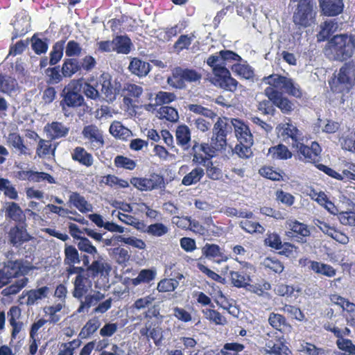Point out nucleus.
Instances as JSON below:
<instances>
[{"label":"nucleus","mask_w":355,"mask_h":355,"mask_svg":"<svg viewBox=\"0 0 355 355\" xmlns=\"http://www.w3.org/2000/svg\"><path fill=\"white\" fill-rule=\"evenodd\" d=\"M101 321L98 317L94 316L85 324L80 329L79 337L81 339H87L90 338L99 329Z\"/></svg>","instance_id":"42"},{"label":"nucleus","mask_w":355,"mask_h":355,"mask_svg":"<svg viewBox=\"0 0 355 355\" xmlns=\"http://www.w3.org/2000/svg\"><path fill=\"white\" fill-rule=\"evenodd\" d=\"M254 141L250 142L238 141L234 147V152L241 158H249L252 155V146Z\"/></svg>","instance_id":"58"},{"label":"nucleus","mask_w":355,"mask_h":355,"mask_svg":"<svg viewBox=\"0 0 355 355\" xmlns=\"http://www.w3.org/2000/svg\"><path fill=\"white\" fill-rule=\"evenodd\" d=\"M205 173L202 168L196 167L191 172L184 176L182 184L185 186H190L200 181Z\"/></svg>","instance_id":"48"},{"label":"nucleus","mask_w":355,"mask_h":355,"mask_svg":"<svg viewBox=\"0 0 355 355\" xmlns=\"http://www.w3.org/2000/svg\"><path fill=\"white\" fill-rule=\"evenodd\" d=\"M216 70L214 77V84L228 92L236 91L239 82L231 76L229 69L226 67H218Z\"/></svg>","instance_id":"15"},{"label":"nucleus","mask_w":355,"mask_h":355,"mask_svg":"<svg viewBox=\"0 0 355 355\" xmlns=\"http://www.w3.org/2000/svg\"><path fill=\"white\" fill-rule=\"evenodd\" d=\"M94 76H89L83 84V93L87 98L92 100H99V91L93 87Z\"/></svg>","instance_id":"56"},{"label":"nucleus","mask_w":355,"mask_h":355,"mask_svg":"<svg viewBox=\"0 0 355 355\" xmlns=\"http://www.w3.org/2000/svg\"><path fill=\"white\" fill-rule=\"evenodd\" d=\"M266 338V348L268 354L270 355H288L287 352L291 353L288 347L285 345L283 337L276 336V333L270 332L267 334Z\"/></svg>","instance_id":"19"},{"label":"nucleus","mask_w":355,"mask_h":355,"mask_svg":"<svg viewBox=\"0 0 355 355\" xmlns=\"http://www.w3.org/2000/svg\"><path fill=\"white\" fill-rule=\"evenodd\" d=\"M82 134L84 138L89 141L92 149L98 150L103 146V132L96 125L93 124L85 125Z\"/></svg>","instance_id":"21"},{"label":"nucleus","mask_w":355,"mask_h":355,"mask_svg":"<svg viewBox=\"0 0 355 355\" xmlns=\"http://www.w3.org/2000/svg\"><path fill=\"white\" fill-rule=\"evenodd\" d=\"M194 38H196L195 33L181 35L173 44L174 49L178 53L184 49H189Z\"/></svg>","instance_id":"53"},{"label":"nucleus","mask_w":355,"mask_h":355,"mask_svg":"<svg viewBox=\"0 0 355 355\" xmlns=\"http://www.w3.org/2000/svg\"><path fill=\"white\" fill-rule=\"evenodd\" d=\"M44 131L51 140H55L65 137L69 133V128L61 122L53 121L45 125Z\"/></svg>","instance_id":"27"},{"label":"nucleus","mask_w":355,"mask_h":355,"mask_svg":"<svg viewBox=\"0 0 355 355\" xmlns=\"http://www.w3.org/2000/svg\"><path fill=\"white\" fill-rule=\"evenodd\" d=\"M52 140L39 138L36 148V155L40 158H46L49 155H55L56 146L53 145Z\"/></svg>","instance_id":"38"},{"label":"nucleus","mask_w":355,"mask_h":355,"mask_svg":"<svg viewBox=\"0 0 355 355\" xmlns=\"http://www.w3.org/2000/svg\"><path fill=\"white\" fill-rule=\"evenodd\" d=\"M93 87L98 89L99 94L104 95L103 97L107 101H112L115 99V93L111 82V80L107 73H102L98 78L94 76V81L92 83Z\"/></svg>","instance_id":"18"},{"label":"nucleus","mask_w":355,"mask_h":355,"mask_svg":"<svg viewBox=\"0 0 355 355\" xmlns=\"http://www.w3.org/2000/svg\"><path fill=\"white\" fill-rule=\"evenodd\" d=\"M124 91L126 92V96L124 97L125 103H131V98H138L140 97L143 92V88L135 84L128 83L125 87Z\"/></svg>","instance_id":"57"},{"label":"nucleus","mask_w":355,"mask_h":355,"mask_svg":"<svg viewBox=\"0 0 355 355\" xmlns=\"http://www.w3.org/2000/svg\"><path fill=\"white\" fill-rule=\"evenodd\" d=\"M7 314L9 323L12 327L11 338L15 339L23 327V322L17 321L21 316V309L17 306H12L10 308Z\"/></svg>","instance_id":"28"},{"label":"nucleus","mask_w":355,"mask_h":355,"mask_svg":"<svg viewBox=\"0 0 355 355\" xmlns=\"http://www.w3.org/2000/svg\"><path fill=\"white\" fill-rule=\"evenodd\" d=\"M73 284L72 295L73 297L81 300L87 295L92 287V282L89 277L85 275H76Z\"/></svg>","instance_id":"24"},{"label":"nucleus","mask_w":355,"mask_h":355,"mask_svg":"<svg viewBox=\"0 0 355 355\" xmlns=\"http://www.w3.org/2000/svg\"><path fill=\"white\" fill-rule=\"evenodd\" d=\"M230 128L226 121L218 117L212 129L210 144L217 151L225 150L227 145L228 128Z\"/></svg>","instance_id":"10"},{"label":"nucleus","mask_w":355,"mask_h":355,"mask_svg":"<svg viewBox=\"0 0 355 355\" xmlns=\"http://www.w3.org/2000/svg\"><path fill=\"white\" fill-rule=\"evenodd\" d=\"M33 268L24 259L8 260L3 263V267L0 268L1 275L6 285L11 279L23 277L17 279L13 284L3 289L1 293L3 296H10L17 294L28 283V279L26 277Z\"/></svg>","instance_id":"1"},{"label":"nucleus","mask_w":355,"mask_h":355,"mask_svg":"<svg viewBox=\"0 0 355 355\" xmlns=\"http://www.w3.org/2000/svg\"><path fill=\"white\" fill-rule=\"evenodd\" d=\"M7 144L15 149L19 155H29V148L25 145L23 137L18 132H10L7 137Z\"/></svg>","instance_id":"34"},{"label":"nucleus","mask_w":355,"mask_h":355,"mask_svg":"<svg viewBox=\"0 0 355 355\" xmlns=\"http://www.w3.org/2000/svg\"><path fill=\"white\" fill-rule=\"evenodd\" d=\"M313 0H300L293 16L294 24L302 28L311 26L315 22L316 12Z\"/></svg>","instance_id":"7"},{"label":"nucleus","mask_w":355,"mask_h":355,"mask_svg":"<svg viewBox=\"0 0 355 355\" xmlns=\"http://www.w3.org/2000/svg\"><path fill=\"white\" fill-rule=\"evenodd\" d=\"M310 197L312 200L317 202L320 205L324 207L329 211H330L331 207L334 206L323 191L317 192L313 189L310 193Z\"/></svg>","instance_id":"61"},{"label":"nucleus","mask_w":355,"mask_h":355,"mask_svg":"<svg viewBox=\"0 0 355 355\" xmlns=\"http://www.w3.org/2000/svg\"><path fill=\"white\" fill-rule=\"evenodd\" d=\"M293 148L295 149L296 156L299 160L313 164L318 170L332 178L337 180H343L341 174L328 166L319 163L321 159L322 148L317 141H312L310 146L300 141Z\"/></svg>","instance_id":"4"},{"label":"nucleus","mask_w":355,"mask_h":355,"mask_svg":"<svg viewBox=\"0 0 355 355\" xmlns=\"http://www.w3.org/2000/svg\"><path fill=\"white\" fill-rule=\"evenodd\" d=\"M289 79V78L284 76H282L278 73H272L270 76L263 77L262 81L266 84L269 85L270 87H272L276 90L280 89L284 91Z\"/></svg>","instance_id":"40"},{"label":"nucleus","mask_w":355,"mask_h":355,"mask_svg":"<svg viewBox=\"0 0 355 355\" xmlns=\"http://www.w3.org/2000/svg\"><path fill=\"white\" fill-rule=\"evenodd\" d=\"M292 156V152L283 144L270 147L267 153V157L272 160H286L291 159Z\"/></svg>","instance_id":"33"},{"label":"nucleus","mask_w":355,"mask_h":355,"mask_svg":"<svg viewBox=\"0 0 355 355\" xmlns=\"http://www.w3.org/2000/svg\"><path fill=\"white\" fill-rule=\"evenodd\" d=\"M286 227L288 230L285 235L291 240L298 243L306 242V237L310 236V230L308 226L294 219L288 220L286 222Z\"/></svg>","instance_id":"14"},{"label":"nucleus","mask_w":355,"mask_h":355,"mask_svg":"<svg viewBox=\"0 0 355 355\" xmlns=\"http://www.w3.org/2000/svg\"><path fill=\"white\" fill-rule=\"evenodd\" d=\"M114 51L121 54H128L133 47L130 38L127 35H117L113 39Z\"/></svg>","instance_id":"37"},{"label":"nucleus","mask_w":355,"mask_h":355,"mask_svg":"<svg viewBox=\"0 0 355 355\" xmlns=\"http://www.w3.org/2000/svg\"><path fill=\"white\" fill-rule=\"evenodd\" d=\"M322 13L327 17H336L341 14L344 9L343 0H319Z\"/></svg>","instance_id":"23"},{"label":"nucleus","mask_w":355,"mask_h":355,"mask_svg":"<svg viewBox=\"0 0 355 355\" xmlns=\"http://www.w3.org/2000/svg\"><path fill=\"white\" fill-rule=\"evenodd\" d=\"M102 182L107 186L114 189H126L130 187L128 181L119 178L114 175H107L103 178Z\"/></svg>","instance_id":"47"},{"label":"nucleus","mask_w":355,"mask_h":355,"mask_svg":"<svg viewBox=\"0 0 355 355\" xmlns=\"http://www.w3.org/2000/svg\"><path fill=\"white\" fill-rule=\"evenodd\" d=\"M0 191H3L4 196L10 200L18 198L17 191L8 179L0 178Z\"/></svg>","instance_id":"54"},{"label":"nucleus","mask_w":355,"mask_h":355,"mask_svg":"<svg viewBox=\"0 0 355 355\" xmlns=\"http://www.w3.org/2000/svg\"><path fill=\"white\" fill-rule=\"evenodd\" d=\"M202 312L206 319L215 323L216 324H225L227 322L225 318L218 311H216L213 309H203Z\"/></svg>","instance_id":"62"},{"label":"nucleus","mask_w":355,"mask_h":355,"mask_svg":"<svg viewBox=\"0 0 355 355\" xmlns=\"http://www.w3.org/2000/svg\"><path fill=\"white\" fill-rule=\"evenodd\" d=\"M331 92L341 97V102L345 101V96L350 92L355 85V62L348 61L335 71L328 80Z\"/></svg>","instance_id":"3"},{"label":"nucleus","mask_w":355,"mask_h":355,"mask_svg":"<svg viewBox=\"0 0 355 355\" xmlns=\"http://www.w3.org/2000/svg\"><path fill=\"white\" fill-rule=\"evenodd\" d=\"M10 244L19 247L31 239V236L27 232L25 225H15L11 227L8 234Z\"/></svg>","instance_id":"22"},{"label":"nucleus","mask_w":355,"mask_h":355,"mask_svg":"<svg viewBox=\"0 0 355 355\" xmlns=\"http://www.w3.org/2000/svg\"><path fill=\"white\" fill-rule=\"evenodd\" d=\"M72 160L82 166L90 167L94 164V158L83 147L77 146L71 153Z\"/></svg>","instance_id":"31"},{"label":"nucleus","mask_w":355,"mask_h":355,"mask_svg":"<svg viewBox=\"0 0 355 355\" xmlns=\"http://www.w3.org/2000/svg\"><path fill=\"white\" fill-rule=\"evenodd\" d=\"M6 216L15 222H22L25 220V216L19 205L14 202L8 203L6 210Z\"/></svg>","instance_id":"46"},{"label":"nucleus","mask_w":355,"mask_h":355,"mask_svg":"<svg viewBox=\"0 0 355 355\" xmlns=\"http://www.w3.org/2000/svg\"><path fill=\"white\" fill-rule=\"evenodd\" d=\"M177 144L184 150H187L191 141L190 128L186 124L177 126L175 132Z\"/></svg>","instance_id":"32"},{"label":"nucleus","mask_w":355,"mask_h":355,"mask_svg":"<svg viewBox=\"0 0 355 355\" xmlns=\"http://www.w3.org/2000/svg\"><path fill=\"white\" fill-rule=\"evenodd\" d=\"M97 62L92 55H86L80 61L77 58H65L61 66V72L64 78H70L81 70L85 72L92 71L96 66Z\"/></svg>","instance_id":"6"},{"label":"nucleus","mask_w":355,"mask_h":355,"mask_svg":"<svg viewBox=\"0 0 355 355\" xmlns=\"http://www.w3.org/2000/svg\"><path fill=\"white\" fill-rule=\"evenodd\" d=\"M14 177L21 181L27 180L33 182L46 181L49 184H55V178L48 173L34 171L32 170L18 171L15 172Z\"/></svg>","instance_id":"20"},{"label":"nucleus","mask_w":355,"mask_h":355,"mask_svg":"<svg viewBox=\"0 0 355 355\" xmlns=\"http://www.w3.org/2000/svg\"><path fill=\"white\" fill-rule=\"evenodd\" d=\"M202 254L205 258L212 259L218 263L225 262L228 259V257L222 252L221 248L217 244L207 243L202 248Z\"/></svg>","instance_id":"25"},{"label":"nucleus","mask_w":355,"mask_h":355,"mask_svg":"<svg viewBox=\"0 0 355 355\" xmlns=\"http://www.w3.org/2000/svg\"><path fill=\"white\" fill-rule=\"evenodd\" d=\"M276 133L277 137L284 142L287 143L289 139H291L293 148L302 141V133L290 122L278 124L276 127Z\"/></svg>","instance_id":"13"},{"label":"nucleus","mask_w":355,"mask_h":355,"mask_svg":"<svg viewBox=\"0 0 355 355\" xmlns=\"http://www.w3.org/2000/svg\"><path fill=\"white\" fill-rule=\"evenodd\" d=\"M49 293L50 288L47 286L26 291L24 295L26 297V304L32 306L39 301L46 298Z\"/></svg>","instance_id":"29"},{"label":"nucleus","mask_w":355,"mask_h":355,"mask_svg":"<svg viewBox=\"0 0 355 355\" xmlns=\"http://www.w3.org/2000/svg\"><path fill=\"white\" fill-rule=\"evenodd\" d=\"M268 321L272 329L283 334L291 331L292 328L291 325L288 322L286 317L279 313L274 312L270 313L269 314Z\"/></svg>","instance_id":"30"},{"label":"nucleus","mask_w":355,"mask_h":355,"mask_svg":"<svg viewBox=\"0 0 355 355\" xmlns=\"http://www.w3.org/2000/svg\"><path fill=\"white\" fill-rule=\"evenodd\" d=\"M156 276V272L151 269L141 270L137 277L132 279L134 286H137L142 283H149L153 281Z\"/></svg>","instance_id":"55"},{"label":"nucleus","mask_w":355,"mask_h":355,"mask_svg":"<svg viewBox=\"0 0 355 355\" xmlns=\"http://www.w3.org/2000/svg\"><path fill=\"white\" fill-rule=\"evenodd\" d=\"M60 96V106L64 115L68 117L70 114L71 109H76L80 107L84 103L83 96L76 90L75 87L69 85L64 86L62 89Z\"/></svg>","instance_id":"8"},{"label":"nucleus","mask_w":355,"mask_h":355,"mask_svg":"<svg viewBox=\"0 0 355 355\" xmlns=\"http://www.w3.org/2000/svg\"><path fill=\"white\" fill-rule=\"evenodd\" d=\"M232 124L234 127L236 137L238 141L250 142L254 141L253 135L247 124L239 119H233Z\"/></svg>","instance_id":"26"},{"label":"nucleus","mask_w":355,"mask_h":355,"mask_svg":"<svg viewBox=\"0 0 355 355\" xmlns=\"http://www.w3.org/2000/svg\"><path fill=\"white\" fill-rule=\"evenodd\" d=\"M78 248L80 252H83L92 255L94 258L98 254L96 248L92 245V242L86 237H81L77 244Z\"/></svg>","instance_id":"64"},{"label":"nucleus","mask_w":355,"mask_h":355,"mask_svg":"<svg viewBox=\"0 0 355 355\" xmlns=\"http://www.w3.org/2000/svg\"><path fill=\"white\" fill-rule=\"evenodd\" d=\"M129 69L132 73L142 77L146 76L150 70V64L139 58H134L130 61Z\"/></svg>","instance_id":"41"},{"label":"nucleus","mask_w":355,"mask_h":355,"mask_svg":"<svg viewBox=\"0 0 355 355\" xmlns=\"http://www.w3.org/2000/svg\"><path fill=\"white\" fill-rule=\"evenodd\" d=\"M254 268L251 263L245 262L238 270H230L228 277L232 285L238 288H244L252 282V272Z\"/></svg>","instance_id":"11"},{"label":"nucleus","mask_w":355,"mask_h":355,"mask_svg":"<svg viewBox=\"0 0 355 355\" xmlns=\"http://www.w3.org/2000/svg\"><path fill=\"white\" fill-rule=\"evenodd\" d=\"M311 270L327 277H333L336 274V270L333 266L317 261L311 263Z\"/></svg>","instance_id":"45"},{"label":"nucleus","mask_w":355,"mask_h":355,"mask_svg":"<svg viewBox=\"0 0 355 355\" xmlns=\"http://www.w3.org/2000/svg\"><path fill=\"white\" fill-rule=\"evenodd\" d=\"M169 231L168 227L162 223H155L148 225L147 234L153 237H162Z\"/></svg>","instance_id":"60"},{"label":"nucleus","mask_w":355,"mask_h":355,"mask_svg":"<svg viewBox=\"0 0 355 355\" xmlns=\"http://www.w3.org/2000/svg\"><path fill=\"white\" fill-rule=\"evenodd\" d=\"M32 50L37 55L44 54L47 52L49 45L47 39L44 40L38 37V33H35L31 38Z\"/></svg>","instance_id":"50"},{"label":"nucleus","mask_w":355,"mask_h":355,"mask_svg":"<svg viewBox=\"0 0 355 355\" xmlns=\"http://www.w3.org/2000/svg\"><path fill=\"white\" fill-rule=\"evenodd\" d=\"M130 182L141 191H153L164 187V177L155 173L150 174L148 178L132 177Z\"/></svg>","instance_id":"12"},{"label":"nucleus","mask_w":355,"mask_h":355,"mask_svg":"<svg viewBox=\"0 0 355 355\" xmlns=\"http://www.w3.org/2000/svg\"><path fill=\"white\" fill-rule=\"evenodd\" d=\"M159 118L170 122H176L179 119L178 110L171 106H162L158 110Z\"/></svg>","instance_id":"52"},{"label":"nucleus","mask_w":355,"mask_h":355,"mask_svg":"<svg viewBox=\"0 0 355 355\" xmlns=\"http://www.w3.org/2000/svg\"><path fill=\"white\" fill-rule=\"evenodd\" d=\"M355 51V39L347 34H338L331 37L324 46L323 52L327 58L333 61L344 62L352 57Z\"/></svg>","instance_id":"2"},{"label":"nucleus","mask_w":355,"mask_h":355,"mask_svg":"<svg viewBox=\"0 0 355 355\" xmlns=\"http://www.w3.org/2000/svg\"><path fill=\"white\" fill-rule=\"evenodd\" d=\"M64 265L71 263H80V258L78 250L71 245L65 244L64 245Z\"/></svg>","instance_id":"51"},{"label":"nucleus","mask_w":355,"mask_h":355,"mask_svg":"<svg viewBox=\"0 0 355 355\" xmlns=\"http://www.w3.org/2000/svg\"><path fill=\"white\" fill-rule=\"evenodd\" d=\"M114 163L116 168H125L130 171L134 170L137 166V163L135 160L123 155H117L115 157Z\"/></svg>","instance_id":"63"},{"label":"nucleus","mask_w":355,"mask_h":355,"mask_svg":"<svg viewBox=\"0 0 355 355\" xmlns=\"http://www.w3.org/2000/svg\"><path fill=\"white\" fill-rule=\"evenodd\" d=\"M110 132L114 137L125 139L129 136L130 131L124 127L119 121H114L110 127Z\"/></svg>","instance_id":"59"},{"label":"nucleus","mask_w":355,"mask_h":355,"mask_svg":"<svg viewBox=\"0 0 355 355\" xmlns=\"http://www.w3.org/2000/svg\"><path fill=\"white\" fill-rule=\"evenodd\" d=\"M264 94L283 114H289L294 110V105L292 101L284 96L282 93L278 90L268 87L265 89Z\"/></svg>","instance_id":"16"},{"label":"nucleus","mask_w":355,"mask_h":355,"mask_svg":"<svg viewBox=\"0 0 355 355\" xmlns=\"http://www.w3.org/2000/svg\"><path fill=\"white\" fill-rule=\"evenodd\" d=\"M139 333L141 336L146 337L148 341L150 338L153 339L156 346H159L162 342V335L160 329L155 327L152 328L151 324L148 325L146 323L145 327L140 329Z\"/></svg>","instance_id":"43"},{"label":"nucleus","mask_w":355,"mask_h":355,"mask_svg":"<svg viewBox=\"0 0 355 355\" xmlns=\"http://www.w3.org/2000/svg\"><path fill=\"white\" fill-rule=\"evenodd\" d=\"M46 77V83L48 85H56L62 82L64 78V74L61 72V67L60 65H54L51 67H48L45 70Z\"/></svg>","instance_id":"44"},{"label":"nucleus","mask_w":355,"mask_h":355,"mask_svg":"<svg viewBox=\"0 0 355 355\" xmlns=\"http://www.w3.org/2000/svg\"><path fill=\"white\" fill-rule=\"evenodd\" d=\"M112 270L111 265L101 256L94 260L90 266L87 268V276L92 279L96 278H106Z\"/></svg>","instance_id":"17"},{"label":"nucleus","mask_w":355,"mask_h":355,"mask_svg":"<svg viewBox=\"0 0 355 355\" xmlns=\"http://www.w3.org/2000/svg\"><path fill=\"white\" fill-rule=\"evenodd\" d=\"M337 24L334 20H326L320 25V31L316 35L318 42L328 41L330 36L336 31Z\"/></svg>","instance_id":"36"},{"label":"nucleus","mask_w":355,"mask_h":355,"mask_svg":"<svg viewBox=\"0 0 355 355\" xmlns=\"http://www.w3.org/2000/svg\"><path fill=\"white\" fill-rule=\"evenodd\" d=\"M68 203L72 205L81 213H87L92 211V205L86 200L84 196L77 191L70 193Z\"/></svg>","instance_id":"35"},{"label":"nucleus","mask_w":355,"mask_h":355,"mask_svg":"<svg viewBox=\"0 0 355 355\" xmlns=\"http://www.w3.org/2000/svg\"><path fill=\"white\" fill-rule=\"evenodd\" d=\"M84 297L85 300L83 301L81 300L80 306L77 310L78 313L83 312L85 309H89L92 306L96 304L105 297V295L98 291L93 295H86Z\"/></svg>","instance_id":"49"},{"label":"nucleus","mask_w":355,"mask_h":355,"mask_svg":"<svg viewBox=\"0 0 355 355\" xmlns=\"http://www.w3.org/2000/svg\"><path fill=\"white\" fill-rule=\"evenodd\" d=\"M66 40L67 38L65 37L53 44L52 49L49 53V64L51 66L56 65L62 60Z\"/></svg>","instance_id":"39"},{"label":"nucleus","mask_w":355,"mask_h":355,"mask_svg":"<svg viewBox=\"0 0 355 355\" xmlns=\"http://www.w3.org/2000/svg\"><path fill=\"white\" fill-rule=\"evenodd\" d=\"M202 78V73L200 69L176 67L167 78V83L176 89H184L187 87V83H199Z\"/></svg>","instance_id":"5"},{"label":"nucleus","mask_w":355,"mask_h":355,"mask_svg":"<svg viewBox=\"0 0 355 355\" xmlns=\"http://www.w3.org/2000/svg\"><path fill=\"white\" fill-rule=\"evenodd\" d=\"M217 151L207 142L192 141L190 155L192 162L197 165L205 166L207 162L217 155Z\"/></svg>","instance_id":"9"}]
</instances>
